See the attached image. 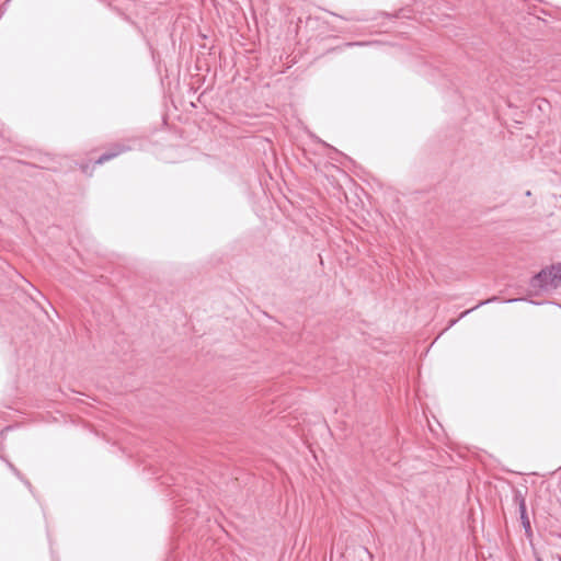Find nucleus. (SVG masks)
Here are the masks:
<instances>
[{
    "instance_id": "obj_7",
    "label": "nucleus",
    "mask_w": 561,
    "mask_h": 561,
    "mask_svg": "<svg viewBox=\"0 0 561 561\" xmlns=\"http://www.w3.org/2000/svg\"><path fill=\"white\" fill-rule=\"evenodd\" d=\"M457 322V320H451L449 323V327L454 325Z\"/></svg>"
},
{
    "instance_id": "obj_5",
    "label": "nucleus",
    "mask_w": 561,
    "mask_h": 561,
    "mask_svg": "<svg viewBox=\"0 0 561 561\" xmlns=\"http://www.w3.org/2000/svg\"><path fill=\"white\" fill-rule=\"evenodd\" d=\"M10 468L11 470L13 471V473L28 488L31 489L32 488V484L31 482L25 479L22 473L13 466V465H10Z\"/></svg>"
},
{
    "instance_id": "obj_1",
    "label": "nucleus",
    "mask_w": 561,
    "mask_h": 561,
    "mask_svg": "<svg viewBox=\"0 0 561 561\" xmlns=\"http://www.w3.org/2000/svg\"><path fill=\"white\" fill-rule=\"evenodd\" d=\"M529 285L541 291L557 289L561 286V263L542 268L530 278Z\"/></svg>"
},
{
    "instance_id": "obj_2",
    "label": "nucleus",
    "mask_w": 561,
    "mask_h": 561,
    "mask_svg": "<svg viewBox=\"0 0 561 561\" xmlns=\"http://www.w3.org/2000/svg\"><path fill=\"white\" fill-rule=\"evenodd\" d=\"M513 502L518 506L520 522L528 538L533 536L531 525L526 510V499L520 490L514 491Z\"/></svg>"
},
{
    "instance_id": "obj_4",
    "label": "nucleus",
    "mask_w": 561,
    "mask_h": 561,
    "mask_svg": "<svg viewBox=\"0 0 561 561\" xmlns=\"http://www.w3.org/2000/svg\"><path fill=\"white\" fill-rule=\"evenodd\" d=\"M497 300V297L496 296H493L492 298H489L486 300H483V301H480L477 306L472 307L471 309H468L463 312L460 313V317L459 318H463L466 317L467 314H469L471 311L478 309L479 307L483 306V305H486V304H490V302H493Z\"/></svg>"
},
{
    "instance_id": "obj_3",
    "label": "nucleus",
    "mask_w": 561,
    "mask_h": 561,
    "mask_svg": "<svg viewBox=\"0 0 561 561\" xmlns=\"http://www.w3.org/2000/svg\"><path fill=\"white\" fill-rule=\"evenodd\" d=\"M131 149V147L125 142H115L112 144L93 163V165L103 164L119 154L127 152Z\"/></svg>"
},
{
    "instance_id": "obj_8",
    "label": "nucleus",
    "mask_w": 561,
    "mask_h": 561,
    "mask_svg": "<svg viewBox=\"0 0 561 561\" xmlns=\"http://www.w3.org/2000/svg\"><path fill=\"white\" fill-rule=\"evenodd\" d=\"M359 43H348V46L358 45Z\"/></svg>"
},
{
    "instance_id": "obj_6",
    "label": "nucleus",
    "mask_w": 561,
    "mask_h": 561,
    "mask_svg": "<svg viewBox=\"0 0 561 561\" xmlns=\"http://www.w3.org/2000/svg\"><path fill=\"white\" fill-rule=\"evenodd\" d=\"M80 169L83 173H89V170H90V164L89 163H85V164H81L80 165Z\"/></svg>"
}]
</instances>
